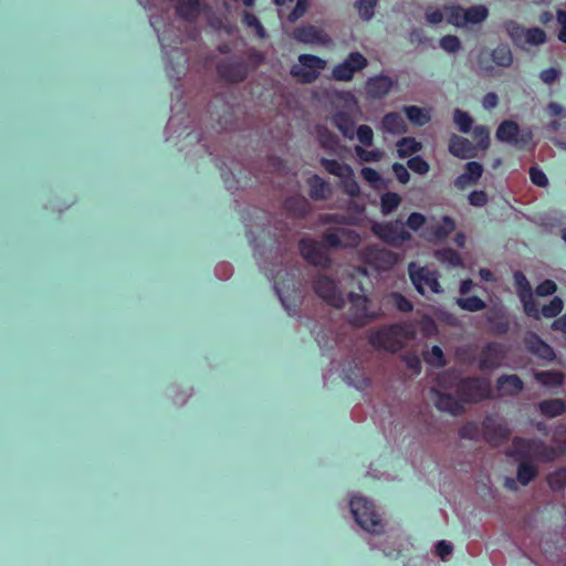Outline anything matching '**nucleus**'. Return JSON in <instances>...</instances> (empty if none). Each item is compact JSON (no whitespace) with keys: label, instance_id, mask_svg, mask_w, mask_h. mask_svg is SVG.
<instances>
[{"label":"nucleus","instance_id":"obj_1","mask_svg":"<svg viewBox=\"0 0 566 566\" xmlns=\"http://www.w3.org/2000/svg\"><path fill=\"white\" fill-rule=\"evenodd\" d=\"M348 507L357 526L367 535L368 545H376V539L385 532V520L374 502L359 493L349 495Z\"/></svg>","mask_w":566,"mask_h":566},{"label":"nucleus","instance_id":"obj_2","mask_svg":"<svg viewBox=\"0 0 566 566\" xmlns=\"http://www.w3.org/2000/svg\"><path fill=\"white\" fill-rule=\"evenodd\" d=\"M325 97L333 109L332 122L347 139H354V123L360 114L358 99L349 91L329 88Z\"/></svg>","mask_w":566,"mask_h":566},{"label":"nucleus","instance_id":"obj_3","mask_svg":"<svg viewBox=\"0 0 566 566\" xmlns=\"http://www.w3.org/2000/svg\"><path fill=\"white\" fill-rule=\"evenodd\" d=\"M413 328L411 325H391L384 326L369 332V344L381 350L395 353L402 348L405 340L412 337Z\"/></svg>","mask_w":566,"mask_h":566},{"label":"nucleus","instance_id":"obj_4","mask_svg":"<svg viewBox=\"0 0 566 566\" xmlns=\"http://www.w3.org/2000/svg\"><path fill=\"white\" fill-rule=\"evenodd\" d=\"M566 448L547 447L539 440H525L516 438L513 441L511 454L522 460L548 462L564 453Z\"/></svg>","mask_w":566,"mask_h":566},{"label":"nucleus","instance_id":"obj_5","mask_svg":"<svg viewBox=\"0 0 566 566\" xmlns=\"http://www.w3.org/2000/svg\"><path fill=\"white\" fill-rule=\"evenodd\" d=\"M327 69V61L314 54H300L290 67V75L300 84H311Z\"/></svg>","mask_w":566,"mask_h":566},{"label":"nucleus","instance_id":"obj_6","mask_svg":"<svg viewBox=\"0 0 566 566\" xmlns=\"http://www.w3.org/2000/svg\"><path fill=\"white\" fill-rule=\"evenodd\" d=\"M504 28L512 42L523 50L542 45L547 40L546 32L537 27L524 28L515 21H507Z\"/></svg>","mask_w":566,"mask_h":566},{"label":"nucleus","instance_id":"obj_7","mask_svg":"<svg viewBox=\"0 0 566 566\" xmlns=\"http://www.w3.org/2000/svg\"><path fill=\"white\" fill-rule=\"evenodd\" d=\"M370 229L378 239L390 245L398 247L403 242L411 240L410 232L400 220L390 222L373 221Z\"/></svg>","mask_w":566,"mask_h":566},{"label":"nucleus","instance_id":"obj_8","mask_svg":"<svg viewBox=\"0 0 566 566\" xmlns=\"http://www.w3.org/2000/svg\"><path fill=\"white\" fill-rule=\"evenodd\" d=\"M325 170L331 175L337 177L344 191L350 197H357L360 192V188L354 178V170L345 163H340L334 159H321Z\"/></svg>","mask_w":566,"mask_h":566},{"label":"nucleus","instance_id":"obj_9","mask_svg":"<svg viewBox=\"0 0 566 566\" xmlns=\"http://www.w3.org/2000/svg\"><path fill=\"white\" fill-rule=\"evenodd\" d=\"M406 546L403 533L385 522V532L376 539V545H369L371 549H379L387 557H397Z\"/></svg>","mask_w":566,"mask_h":566},{"label":"nucleus","instance_id":"obj_10","mask_svg":"<svg viewBox=\"0 0 566 566\" xmlns=\"http://www.w3.org/2000/svg\"><path fill=\"white\" fill-rule=\"evenodd\" d=\"M368 65L367 59L359 52H352L342 62L334 65L331 78L337 82H350L355 74Z\"/></svg>","mask_w":566,"mask_h":566},{"label":"nucleus","instance_id":"obj_11","mask_svg":"<svg viewBox=\"0 0 566 566\" xmlns=\"http://www.w3.org/2000/svg\"><path fill=\"white\" fill-rule=\"evenodd\" d=\"M350 307L348 321L352 325L360 327L377 318V313L368 307V297L365 294L349 293Z\"/></svg>","mask_w":566,"mask_h":566},{"label":"nucleus","instance_id":"obj_12","mask_svg":"<svg viewBox=\"0 0 566 566\" xmlns=\"http://www.w3.org/2000/svg\"><path fill=\"white\" fill-rule=\"evenodd\" d=\"M409 275L417 291L424 295L427 293H440L438 275L428 268H419L415 263L409 264Z\"/></svg>","mask_w":566,"mask_h":566},{"label":"nucleus","instance_id":"obj_13","mask_svg":"<svg viewBox=\"0 0 566 566\" xmlns=\"http://www.w3.org/2000/svg\"><path fill=\"white\" fill-rule=\"evenodd\" d=\"M514 283L525 314L538 319L539 312L528 280L522 272H515Z\"/></svg>","mask_w":566,"mask_h":566},{"label":"nucleus","instance_id":"obj_14","mask_svg":"<svg viewBox=\"0 0 566 566\" xmlns=\"http://www.w3.org/2000/svg\"><path fill=\"white\" fill-rule=\"evenodd\" d=\"M497 140L513 145H526L532 140L530 129L521 132L518 125L513 120H504L497 127L495 134Z\"/></svg>","mask_w":566,"mask_h":566},{"label":"nucleus","instance_id":"obj_15","mask_svg":"<svg viewBox=\"0 0 566 566\" xmlns=\"http://www.w3.org/2000/svg\"><path fill=\"white\" fill-rule=\"evenodd\" d=\"M314 290L319 297L332 306L342 307L345 303L339 287L327 276H318L315 281Z\"/></svg>","mask_w":566,"mask_h":566},{"label":"nucleus","instance_id":"obj_16","mask_svg":"<svg viewBox=\"0 0 566 566\" xmlns=\"http://www.w3.org/2000/svg\"><path fill=\"white\" fill-rule=\"evenodd\" d=\"M324 242L329 248H354L360 242V235L350 229L329 230L324 234Z\"/></svg>","mask_w":566,"mask_h":566},{"label":"nucleus","instance_id":"obj_17","mask_svg":"<svg viewBox=\"0 0 566 566\" xmlns=\"http://www.w3.org/2000/svg\"><path fill=\"white\" fill-rule=\"evenodd\" d=\"M376 128L384 135L398 136L407 133L408 125L402 116V114L398 112H389L386 113L379 123L376 125Z\"/></svg>","mask_w":566,"mask_h":566},{"label":"nucleus","instance_id":"obj_18","mask_svg":"<svg viewBox=\"0 0 566 566\" xmlns=\"http://www.w3.org/2000/svg\"><path fill=\"white\" fill-rule=\"evenodd\" d=\"M293 38L305 44L328 45L332 39L324 30L314 25H302L293 31Z\"/></svg>","mask_w":566,"mask_h":566},{"label":"nucleus","instance_id":"obj_19","mask_svg":"<svg viewBox=\"0 0 566 566\" xmlns=\"http://www.w3.org/2000/svg\"><path fill=\"white\" fill-rule=\"evenodd\" d=\"M365 260L378 270H388L397 262V255L386 249L370 247L365 251Z\"/></svg>","mask_w":566,"mask_h":566},{"label":"nucleus","instance_id":"obj_20","mask_svg":"<svg viewBox=\"0 0 566 566\" xmlns=\"http://www.w3.org/2000/svg\"><path fill=\"white\" fill-rule=\"evenodd\" d=\"M300 250L305 260L314 265H326L328 263V256L323 247L308 238H305L300 243Z\"/></svg>","mask_w":566,"mask_h":566},{"label":"nucleus","instance_id":"obj_21","mask_svg":"<svg viewBox=\"0 0 566 566\" xmlns=\"http://www.w3.org/2000/svg\"><path fill=\"white\" fill-rule=\"evenodd\" d=\"M462 400H480L489 396L490 384L483 379H471L458 385Z\"/></svg>","mask_w":566,"mask_h":566},{"label":"nucleus","instance_id":"obj_22","mask_svg":"<svg viewBox=\"0 0 566 566\" xmlns=\"http://www.w3.org/2000/svg\"><path fill=\"white\" fill-rule=\"evenodd\" d=\"M484 438L492 444H499L510 436L507 424L495 418H488L483 422Z\"/></svg>","mask_w":566,"mask_h":566},{"label":"nucleus","instance_id":"obj_23","mask_svg":"<svg viewBox=\"0 0 566 566\" xmlns=\"http://www.w3.org/2000/svg\"><path fill=\"white\" fill-rule=\"evenodd\" d=\"M524 343L527 350L536 357L545 360H553L555 358L553 348L535 333H526Z\"/></svg>","mask_w":566,"mask_h":566},{"label":"nucleus","instance_id":"obj_24","mask_svg":"<svg viewBox=\"0 0 566 566\" xmlns=\"http://www.w3.org/2000/svg\"><path fill=\"white\" fill-rule=\"evenodd\" d=\"M394 84V80L387 75L373 76L366 82V92L373 98H381L391 91Z\"/></svg>","mask_w":566,"mask_h":566},{"label":"nucleus","instance_id":"obj_25","mask_svg":"<svg viewBox=\"0 0 566 566\" xmlns=\"http://www.w3.org/2000/svg\"><path fill=\"white\" fill-rule=\"evenodd\" d=\"M483 174V166L476 161H469L464 167V172L454 180L458 189H465L479 181Z\"/></svg>","mask_w":566,"mask_h":566},{"label":"nucleus","instance_id":"obj_26","mask_svg":"<svg viewBox=\"0 0 566 566\" xmlns=\"http://www.w3.org/2000/svg\"><path fill=\"white\" fill-rule=\"evenodd\" d=\"M449 151L458 158L469 159L475 156V147L473 144L461 136L453 135L449 142Z\"/></svg>","mask_w":566,"mask_h":566},{"label":"nucleus","instance_id":"obj_27","mask_svg":"<svg viewBox=\"0 0 566 566\" xmlns=\"http://www.w3.org/2000/svg\"><path fill=\"white\" fill-rule=\"evenodd\" d=\"M455 229V222L449 216H444L441 223L436 227L427 228L421 234L428 241H440L447 238Z\"/></svg>","mask_w":566,"mask_h":566},{"label":"nucleus","instance_id":"obj_28","mask_svg":"<svg viewBox=\"0 0 566 566\" xmlns=\"http://www.w3.org/2000/svg\"><path fill=\"white\" fill-rule=\"evenodd\" d=\"M434 395V403L441 411L450 412L451 415H458L462 410V405L459 399L450 396V394L441 392L439 390H432Z\"/></svg>","mask_w":566,"mask_h":566},{"label":"nucleus","instance_id":"obj_29","mask_svg":"<svg viewBox=\"0 0 566 566\" xmlns=\"http://www.w3.org/2000/svg\"><path fill=\"white\" fill-rule=\"evenodd\" d=\"M504 356V352L501 345L491 344L484 348L480 359L482 368H495L497 367Z\"/></svg>","mask_w":566,"mask_h":566},{"label":"nucleus","instance_id":"obj_30","mask_svg":"<svg viewBox=\"0 0 566 566\" xmlns=\"http://www.w3.org/2000/svg\"><path fill=\"white\" fill-rule=\"evenodd\" d=\"M497 389L503 396H515L523 389V381L516 375H506L497 379Z\"/></svg>","mask_w":566,"mask_h":566},{"label":"nucleus","instance_id":"obj_31","mask_svg":"<svg viewBox=\"0 0 566 566\" xmlns=\"http://www.w3.org/2000/svg\"><path fill=\"white\" fill-rule=\"evenodd\" d=\"M315 137L319 145L328 151H336L338 147V138L327 127L317 125L314 130Z\"/></svg>","mask_w":566,"mask_h":566},{"label":"nucleus","instance_id":"obj_32","mask_svg":"<svg viewBox=\"0 0 566 566\" xmlns=\"http://www.w3.org/2000/svg\"><path fill=\"white\" fill-rule=\"evenodd\" d=\"M403 113L407 118L417 126H423L431 119V113L428 108H422L418 106H403Z\"/></svg>","mask_w":566,"mask_h":566},{"label":"nucleus","instance_id":"obj_33","mask_svg":"<svg viewBox=\"0 0 566 566\" xmlns=\"http://www.w3.org/2000/svg\"><path fill=\"white\" fill-rule=\"evenodd\" d=\"M489 10L483 4L464 8V28L472 24H480L486 20Z\"/></svg>","mask_w":566,"mask_h":566},{"label":"nucleus","instance_id":"obj_34","mask_svg":"<svg viewBox=\"0 0 566 566\" xmlns=\"http://www.w3.org/2000/svg\"><path fill=\"white\" fill-rule=\"evenodd\" d=\"M275 290L286 312L290 315L295 314L296 307L300 305L302 300L301 293L298 291H283L279 287H275Z\"/></svg>","mask_w":566,"mask_h":566},{"label":"nucleus","instance_id":"obj_35","mask_svg":"<svg viewBox=\"0 0 566 566\" xmlns=\"http://www.w3.org/2000/svg\"><path fill=\"white\" fill-rule=\"evenodd\" d=\"M310 195L313 199H325L331 195L329 185L318 176H312L308 179Z\"/></svg>","mask_w":566,"mask_h":566},{"label":"nucleus","instance_id":"obj_36","mask_svg":"<svg viewBox=\"0 0 566 566\" xmlns=\"http://www.w3.org/2000/svg\"><path fill=\"white\" fill-rule=\"evenodd\" d=\"M177 11L186 20H192L201 11L198 0H177Z\"/></svg>","mask_w":566,"mask_h":566},{"label":"nucleus","instance_id":"obj_37","mask_svg":"<svg viewBox=\"0 0 566 566\" xmlns=\"http://www.w3.org/2000/svg\"><path fill=\"white\" fill-rule=\"evenodd\" d=\"M492 61L501 67H510L513 64V54L507 45H499L491 52Z\"/></svg>","mask_w":566,"mask_h":566},{"label":"nucleus","instance_id":"obj_38","mask_svg":"<svg viewBox=\"0 0 566 566\" xmlns=\"http://www.w3.org/2000/svg\"><path fill=\"white\" fill-rule=\"evenodd\" d=\"M397 153L400 158H406L421 149V143L413 137H405L397 142Z\"/></svg>","mask_w":566,"mask_h":566},{"label":"nucleus","instance_id":"obj_39","mask_svg":"<svg viewBox=\"0 0 566 566\" xmlns=\"http://www.w3.org/2000/svg\"><path fill=\"white\" fill-rule=\"evenodd\" d=\"M434 256L439 262H441L448 266L455 268V266H462V264H463L460 254L450 248H444V249L434 251Z\"/></svg>","mask_w":566,"mask_h":566},{"label":"nucleus","instance_id":"obj_40","mask_svg":"<svg viewBox=\"0 0 566 566\" xmlns=\"http://www.w3.org/2000/svg\"><path fill=\"white\" fill-rule=\"evenodd\" d=\"M534 376L538 382L548 388L560 386L564 381V375L555 370L535 373Z\"/></svg>","mask_w":566,"mask_h":566},{"label":"nucleus","instance_id":"obj_41","mask_svg":"<svg viewBox=\"0 0 566 566\" xmlns=\"http://www.w3.org/2000/svg\"><path fill=\"white\" fill-rule=\"evenodd\" d=\"M539 411L547 417H557L565 411V403L562 399L544 400L538 405Z\"/></svg>","mask_w":566,"mask_h":566},{"label":"nucleus","instance_id":"obj_42","mask_svg":"<svg viewBox=\"0 0 566 566\" xmlns=\"http://www.w3.org/2000/svg\"><path fill=\"white\" fill-rule=\"evenodd\" d=\"M219 72L221 73L222 76H224L227 80L231 82L242 81L247 75L245 67L240 64L221 65L219 67Z\"/></svg>","mask_w":566,"mask_h":566},{"label":"nucleus","instance_id":"obj_43","mask_svg":"<svg viewBox=\"0 0 566 566\" xmlns=\"http://www.w3.org/2000/svg\"><path fill=\"white\" fill-rule=\"evenodd\" d=\"M401 202V198L396 192H386L380 198V210L384 216L390 214L398 208Z\"/></svg>","mask_w":566,"mask_h":566},{"label":"nucleus","instance_id":"obj_44","mask_svg":"<svg viewBox=\"0 0 566 566\" xmlns=\"http://www.w3.org/2000/svg\"><path fill=\"white\" fill-rule=\"evenodd\" d=\"M378 0H357L355 3V8L358 12V15L364 21H369L375 15V9L377 7Z\"/></svg>","mask_w":566,"mask_h":566},{"label":"nucleus","instance_id":"obj_45","mask_svg":"<svg viewBox=\"0 0 566 566\" xmlns=\"http://www.w3.org/2000/svg\"><path fill=\"white\" fill-rule=\"evenodd\" d=\"M447 20L457 28H464V8L461 6H449L444 8Z\"/></svg>","mask_w":566,"mask_h":566},{"label":"nucleus","instance_id":"obj_46","mask_svg":"<svg viewBox=\"0 0 566 566\" xmlns=\"http://www.w3.org/2000/svg\"><path fill=\"white\" fill-rule=\"evenodd\" d=\"M457 305L468 312H478L486 307L484 301L478 296L460 297L457 298Z\"/></svg>","mask_w":566,"mask_h":566},{"label":"nucleus","instance_id":"obj_47","mask_svg":"<svg viewBox=\"0 0 566 566\" xmlns=\"http://www.w3.org/2000/svg\"><path fill=\"white\" fill-rule=\"evenodd\" d=\"M453 122L461 133L467 134L472 129V117L467 112H463L459 108L454 109L453 112Z\"/></svg>","mask_w":566,"mask_h":566},{"label":"nucleus","instance_id":"obj_48","mask_svg":"<svg viewBox=\"0 0 566 566\" xmlns=\"http://www.w3.org/2000/svg\"><path fill=\"white\" fill-rule=\"evenodd\" d=\"M564 303L560 297H554L547 305H544L539 312V317L544 316L546 318L556 317L563 310Z\"/></svg>","mask_w":566,"mask_h":566},{"label":"nucleus","instance_id":"obj_49","mask_svg":"<svg viewBox=\"0 0 566 566\" xmlns=\"http://www.w3.org/2000/svg\"><path fill=\"white\" fill-rule=\"evenodd\" d=\"M354 137H356L364 146H371L374 143V132L368 125H359L356 130L354 129Z\"/></svg>","mask_w":566,"mask_h":566},{"label":"nucleus","instance_id":"obj_50","mask_svg":"<svg viewBox=\"0 0 566 566\" xmlns=\"http://www.w3.org/2000/svg\"><path fill=\"white\" fill-rule=\"evenodd\" d=\"M536 468L530 463L522 462L517 470V480L523 484H528L536 475Z\"/></svg>","mask_w":566,"mask_h":566},{"label":"nucleus","instance_id":"obj_51","mask_svg":"<svg viewBox=\"0 0 566 566\" xmlns=\"http://www.w3.org/2000/svg\"><path fill=\"white\" fill-rule=\"evenodd\" d=\"M357 157L365 163L379 161L382 158V151L379 149L367 150L360 146L355 147Z\"/></svg>","mask_w":566,"mask_h":566},{"label":"nucleus","instance_id":"obj_52","mask_svg":"<svg viewBox=\"0 0 566 566\" xmlns=\"http://www.w3.org/2000/svg\"><path fill=\"white\" fill-rule=\"evenodd\" d=\"M473 138L476 140L481 149H486L490 145V130L485 126H475L473 129Z\"/></svg>","mask_w":566,"mask_h":566},{"label":"nucleus","instance_id":"obj_53","mask_svg":"<svg viewBox=\"0 0 566 566\" xmlns=\"http://www.w3.org/2000/svg\"><path fill=\"white\" fill-rule=\"evenodd\" d=\"M439 43L440 48L448 53H457L461 49V41L455 35H444Z\"/></svg>","mask_w":566,"mask_h":566},{"label":"nucleus","instance_id":"obj_54","mask_svg":"<svg viewBox=\"0 0 566 566\" xmlns=\"http://www.w3.org/2000/svg\"><path fill=\"white\" fill-rule=\"evenodd\" d=\"M361 177L366 180L373 188H380L382 186V179L380 175L373 168L365 167L361 169Z\"/></svg>","mask_w":566,"mask_h":566},{"label":"nucleus","instance_id":"obj_55","mask_svg":"<svg viewBox=\"0 0 566 566\" xmlns=\"http://www.w3.org/2000/svg\"><path fill=\"white\" fill-rule=\"evenodd\" d=\"M427 218L419 212H412L407 218L406 224L412 231H419L424 227Z\"/></svg>","mask_w":566,"mask_h":566},{"label":"nucleus","instance_id":"obj_56","mask_svg":"<svg viewBox=\"0 0 566 566\" xmlns=\"http://www.w3.org/2000/svg\"><path fill=\"white\" fill-rule=\"evenodd\" d=\"M424 359L427 363L433 366L444 365L443 352L439 346H433L426 355Z\"/></svg>","mask_w":566,"mask_h":566},{"label":"nucleus","instance_id":"obj_57","mask_svg":"<svg viewBox=\"0 0 566 566\" xmlns=\"http://www.w3.org/2000/svg\"><path fill=\"white\" fill-rule=\"evenodd\" d=\"M548 483L553 489H560L566 485V469H559L549 474Z\"/></svg>","mask_w":566,"mask_h":566},{"label":"nucleus","instance_id":"obj_58","mask_svg":"<svg viewBox=\"0 0 566 566\" xmlns=\"http://www.w3.org/2000/svg\"><path fill=\"white\" fill-rule=\"evenodd\" d=\"M408 167L419 175H426L429 171L428 163L419 156L410 158L408 160Z\"/></svg>","mask_w":566,"mask_h":566},{"label":"nucleus","instance_id":"obj_59","mask_svg":"<svg viewBox=\"0 0 566 566\" xmlns=\"http://www.w3.org/2000/svg\"><path fill=\"white\" fill-rule=\"evenodd\" d=\"M389 298L391 300L394 305L401 312H409L412 310L411 302L399 293H391L389 295Z\"/></svg>","mask_w":566,"mask_h":566},{"label":"nucleus","instance_id":"obj_60","mask_svg":"<svg viewBox=\"0 0 566 566\" xmlns=\"http://www.w3.org/2000/svg\"><path fill=\"white\" fill-rule=\"evenodd\" d=\"M310 0H296V4L291 13L287 15L290 22H294L300 19L307 10Z\"/></svg>","mask_w":566,"mask_h":566},{"label":"nucleus","instance_id":"obj_61","mask_svg":"<svg viewBox=\"0 0 566 566\" xmlns=\"http://www.w3.org/2000/svg\"><path fill=\"white\" fill-rule=\"evenodd\" d=\"M243 20L249 28L255 30L256 34L261 39L265 38V31L255 15L251 13H245Z\"/></svg>","mask_w":566,"mask_h":566},{"label":"nucleus","instance_id":"obj_62","mask_svg":"<svg viewBox=\"0 0 566 566\" xmlns=\"http://www.w3.org/2000/svg\"><path fill=\"white\" fill-rule=\"evenodd\" d=\"M530 178H531V181L538 187L544 188V187L548 186V179H547L546 175L544 174L543 170H541L536 167L531 168Z\"/></svg>","mask_w":566,"mask_h":566},{"label":"nucleus","instance_id":"obj_63","mask_svg":"<svg viewBox=\"0 0 566 566\" xmlns=\"http://www.w3.org/2000/svg\"><path fill=\"white\" fill-rule=\"evenodd\" d=\"M560 77V71L557 67H548L539 73V78L545 84H553Z\"/></svg>","mask_w":566,"mask_h":566},{"label":"nucleus","instance_id":"obj_64","mask_svg":"<svg viewBox=\"0 0 566 566\" xmlns=\"http://www.w3.org/2000/svg\"><path fill=\"white\" fill-rule=\"evenodd\" d=\"M468 200L473 207H483L488 203V195L483 190H474L469 195Z\"/></svg>","mask_w":566,"mask_h":566}]
</instances>
